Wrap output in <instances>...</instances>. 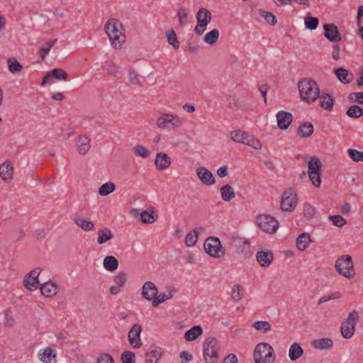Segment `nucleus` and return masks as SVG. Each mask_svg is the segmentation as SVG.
Returning <instances> with one entry per match:
<instances>
[{"label": "nucleus", "instance_id": "nucleus-1", "mask_svg": "<svg viewBox=\"0 0 363 363\" xmlns=\"http://www.w3.org/2000/svg\"><path fill=\"white\" fill-rule=\"evenodd\" d=\"M104 30L112 47L115 50H120L125 41V30L122 23L115 18L108 20Z\"/></svg>", "mask_w": 363, "mask_h": 363}, {"label": "nucleus", "instance_id": "nucleus-2", "mask_svg": "<svg viewBox=\"0 0 363 363\" xmlns=\"http://www.w3.org/2000/svg\"><path fill=\"white\" fill-rule=\"evenodd\" d=\"M298 89L301 100L308 104L313 103L319 97V86L311 79H301L298 83Z\"/></svg>", "mask_w": 363, "mask_h": 363}, {"label": "nucleus", "instance_id": "nucleus-3", "mask_svg": "<svg viewBox=\"0 0 363 363\" xmlns=\"http://www.w3.org/2000/svg\"><path fill=\"white\" fill-rule=\"evenodd\" d=\"M252 358L254 363H274L276 355L272 345L262 342L255 346Z\"/></svg>", "mask_w": 363, "mask_h": 363}, {"label": "nucleus", "instance_id": "nucleus-4", "mask_svg": "<svg viewBox=\"0 0 363 363\" xmlns=\"http://www.w3.org/2000/svg\"><path fill=\"white\" fill-rule=\"evenodd\" d=\"M155 123L159 129L176 130L183 126L184 121L179 115L165 112L157 118Z\"/></svg>", "mask_w": 363, "mask_h": 363}, {"label": "nucleus", "instance_id": "nucleus-5", "mask_svg": "<svg viewBox=\"0 0 363 363\" xmlns=\"http://www.w3.org/2000/svg\"><path fill=\"white\" fill-rule=\"evenodd\" d=\"M220 345L213 337H207L203 345V357L205 363H217L220 357Z\"/></svg>", "mask_w": 363, "mask_h": 363}, {"label": "nucleus", "instance_id": "nucleus-6", "mask_svg": "<svg viewBox=\"0 0 363 363\" xmlns=\"http://www.w3.org/2000/svg\"><path fill=\"white\" fill-rule=\"evenodd\" d=\"M335 269L340 275L348 279H353L356 274L352 258L349 255L340 256L335 261Z\"/></svg>", "mask_w": 363, "mask_h": 363}, {"label": "nucleus", "instance_id": "nucleus-7", "mask_svg": "<svg viewBox=\"0 0 363 363\" xmlns=\"http://www.w3.org/2000/svg\"><path fill=\"white\" fill-rule=\"evenodd\" d=\"M359 314L356 310L352 311L340 325V333L345 339H350L354 334L356 325L359 321Z\"/></svg>", "mask_w": 363, "mask_h": 363}, {"label": "nucleus", "instance_id": "nucleus-8", "mask_svg": "<svg viewBox=\"0 0 363 363\" xmlns=\"http://www.w3.org/2000/svg\"><path fill=\"white\" fill-rule=\"evenodd\" d=\"M205 252L213 258H221L225 254V248L221 245L218 238L211 236L203 243Z\"/></svg>", "mask_w": 363, "mask_h": 363}, {"label": "nucleus", "instance_id": "nucleus-9", "mask_svg": "<svg viewBox=\"0 0 363 363\" xmlns=\"http://www.w3.org/2000/svg\"><path fill=\"white\" fill-rule=\"evenodd\" d=\"M257 224L264 232L274 233L279 226V221L273 216L268 214H260L257 217Z\"/></svg>", "mask_w": 363, "mask_h": 363}, {"label": "nucleus", "instance_id": "nucleus-10", "mask_svg": "<svg viewBox=\"0 0 363 363\" xmlns=\"http://www.w3.org/2000/svg\"><path fill=\"white\" fill-rule=\"evenodd\" d=\"M298 204V199L296 192L289 189L286 190L281 196V208L283 211L292 212Z\"/></svg>", "mask_w": 363, "mask_h": 363}, {"label": "nucleus", "instance_id": "nucleus-11", "mask_svg": "<svg viewBox=\"0 0 363 363\" xmlns=\"http://www.w3.org/2000/svg\"><path fill=\"white\" fill-rule=\"evenodd\" d=\"M41 272L40 267H36L25 274L23 283L27 290L33 291L38 288L40 284L38 277Z\"/></svg>", "mask_w": 363, "mask_h": 363}, {"label": "nucleus", "instance_id": "nucleus-12", "mask_svg": "<svg viewBox=\"0 0 363 363\" xmlns=\"http://www.w3.org/2000/svg\"><path fill=\"white\" fill-rule=\"evenodd\" d=\"M68 74L62 69L56 68L48 72L43 78L41 86H44L47 84H52L54 79L66 81Z\"/></svg>", "mask_w": 363, "mask_h": 363}, {"label": "nucleus", "instance_id": "nucleus-13", "mask_svg": "<svg viewBox=\"0 0 363 363\" xmlns=\"http://www.w3.org/2000/svg\"><path fill=\"white\" fill-rule=\"evenodd\" d=\"M142 327L140 324L135 323L133 325L128 334V342L133 348H140L143 343L140 339Z\"/></svg>", "mask_w": 363, "mask_h": 363}, {"label": "nucleus", "instance_id": "nucleus-14", "mask_svg": "<svg viewBox=\"0 0 363 363\" xmlns=\"http://www.w3.org/2000/svg\"><path fill=\"white\" fill-rule=\"evenodd\" d=\"M74 144L77 152L81 155H86L91 147V140L84 134L79 135L74 140Z\"/></svg>", "mask_w": 363, "mask_h": 363}, {"label": "nucleus", "instance_id": "nucleus-15", "mask_svg": "<svg viewBox=\"0 0 363 363\" xmlns=\"http://www.w3.org/2000/svg\"><path fill=\"white\" fill-rule=\"evenodd\" d=\"M131 214L136 217L140 216L141 221L143 223H152L157 220V215L155 213L154 208L151 207L147 210L140 211V209L131 210Z\"/></svg>", "mask_w": 363, "mask_h": 363}, {"label": "nucleus", "instance_id": "nucleus-16", "mask_svg": "<svg viewBox=\"0 0 363 363\" xmlns=\"http://www.w3.org/2000/svg\"><path fill=\"white\" fill-rule=\"evenodd\" d=\"M196 173L201 182L207 186L216 184V179L210 170L204 167H199L196 169Z\"/></svg>", "mask_w": 363, "mask_h": 363}, {"label": "nucleus", "instance_id": "nucleus-17", "mask_svg": "<svg viewBox=\"0 0 363 363\" xmlns=\"http://www.w3.org/2000/svg\"><path fill=\"white\" fill-rule=\"evenodd\" d=\"M41 294L46 298H52L57 294L60 288V286L52 281H47L40 285Z\"/></svg>", "mask_w": 363, "mask_h": 363}, {"label": "nucleus", "instance_id": "nucleus-18", "mask_svg": "<svg viewBox=\"0 0 363 363\" xmlns=\"http://www.w3.org/2000/svg\"><path fill=\"white\" fill-rule=\"evenodd\" d=\"M13 166L10 160H6L0 164V177L6 183L10 182L13 177Z\"/></svg>", "mask_w": 363, "mask_h": 363}, {"label": "nucleus", "instance_id": "nucleus-19", "mask_svg": "<svg viewBox=\"0 0 363 363\" xmlns=\"http://www.w3.org/2000/svg\"><path fill=\"white\" fill-rule=\"evenodd\" d=\"M325 38L330 42L337 43L341 40L337 27L334 23H325L323 26Z\"/></svg>", "mask_w": 363, "mask_h": 363}, {"label": "nucleus", "instance_id": "nucleus-20", "mask_svg": "<svg viewBox=\"0 0 363 363\" xmlns=\"http://www.w3.org/2000/svg\"><path fill=\"white\" fill-rule=\"evenodd\" d=\"M163 350L158 346L152 345L150 347L145 353V363H158L160 359L163 355Z\"/></svg>", "mask_w": 363, "mask_h": 363}, {"label": "nucleus", "instance_id": "nucleus-21", "mask_svg": "<svg viewBox=\"0 0 363 363\" xmlns=\"http://www.w3.org/2000/svg\"><path fill=\"white\" fill-rule=\"evenodd\" d=\"M158 293L157 288L152 281H145L142 287V296L147 301H152Z\"/></svg>", "mask_w": 363, "mask_h": 363}, {"label": "nucleus", "instance_id": "nucleus-22", "mask_svg": "<svg viewBox=\"0 0 363 363\" xmlns=\"http://www.w3.org/2000/svg\"><path fill=\"white\" fill-rule=\"evenodd\" d=\"M155 164L157 170L164 171L169 167L171 158L166 153L158 152L156 154Z\"/></svg>", "mask_w": 363, "mask_h": 363}, {"label": "nucleus", "instance_id": "nucleus-23", "mask_svg": "<svg viewBox=\"0 0 363 363\" xmlns=\"http://www.w3.org/2000/svg\"><path fill=\"white\" fill-rule=\"evenodd\" d=\"M292 120L293 116L289 112L280 111L277 113V125L280 129L285 130L288 128Z\"/></svg>", "mask_w": 363, "mask_h": 363}, {"label": "nucleus", "instance_id": "nucleus-24", "mask_svg": "<svg viewBox=\"0 0 363 363\" xmlns=\"http://www.w3.org/2000/svg\"><path fill=\"white\" fill-rule=\"evenodd\" d=\"M256 259L260 266L268 267L274 259V255L272 251H258Z\"/></svg>", "mask_w": 363, "mask_h": 363}, {"label": "nucleus", "instance_id": "nucleus-25", "mask_svg": "<svg viewBox=\"0 0 363 363\" xmlns=\"http://www.w3.org/2000/svg\"><path fill=\"white\" fill-rule=\"evenodd\" d=\"M56 356L55 350L50 347L38 352V357L43 363H56Z\"/></svg>", "mask_w": 363, "mask_h": 363}, {"label": "nucleus", "instance_id": "nucleus-26", "mask_svg": "<svg viewBox=\"0 0 363 363\" xmlns=\"http://www.w3.org/2000/svg\"><path fill=\"white\" fill-rule=\"evenodd\" d=\"M303 350L298 342H294L289 349V357L291 361L294 362L303 355Z\"/></svg>", "mask_w": 363, "mask_h": 363}, {"label": "nucleus", "instance_id": "nucleus-27", "mask_svg": "<svg viewBox=\"0 0 363 363\" xmlns=\"http://www.w3.org/2000/svg\"><path fill=\"white\" fill-rule=\"evenodd\" d=\"M311 345L316 350H329L333 347V341L330 338L324 337L313 340Z\"/></svg>", "mask_w": 363, "mask_h": 363}, {"label": "nucleus", "instance_id": "nucleus-28", "mask_svg": "<svg viewBox=\"0 0 363 363\" xmlns=\"http://www.w3.org/2000/svg\"><path fill=\"white\" fill-rule=\"evenodd\" d=\"M113 238L112 231L108 228H103L97 232V243L103 245Z\"/></svg>", "mask_w": 363, "mask_h": 363}, {"label": "nucleus", "instance_id": "nucleus-29", "mask_svg": "<svg viewBox=\"0 0 363 363\" xmlns=\"http://www.w3.org/2000/svg\"><path fill=\"white\" fill-rule=\"evenodd\" d=\"M308 164V174H315V173H320L322 163L320 159L317 157H312L310 158Z\"/></svg>", "mask_w": 363, "mask_h": 363}, {"label": "nucleus", "instance_id": "nucleus-30", "mask_svg": "<svg viewBox=\"0 0 363 363\" xmlns=\"http://www.w3.org/2000/svg\"><path fill=\"white\" fill-rule=\"evenodd\" d=\"M220 192L221 199L225 202H229L235 197L234 189L230 184H225L222 186Z\"/></svg>", "mask_w": 363, "mask_h": 363}, {"label": "nucleus", "instance_id": "nucleus-31", "mask_svg": "<svg viewBox=\"0 0 363 363\" xmlns=\"http://www.w3.org/2000/svg\"><path fill=\"white\" fill-rule=\"evenodd\" d=\"M103 267L107 271L114 272L118 267V261L115 257L108 255L104 259Z\"/></svg>", "mask_w": 363, "mask_h": 363}, {"label": "nucleus", "instance_id": "nucleus-32", "mask_svg": "<svg viewBox=\"0 0 363 363\" xmlns=\"http://www.w3.org/2000/svg\"><path fill=\"white\" fill-rule=\"evenodd\" d=\"M74 223L79 228L86 232L92 231L94 229V224L92 221L83 218L77 217L74 219Z\"/></svg>", "mask_w": 363, "mask_h": 363}, {"label": "nucleus", "instance_id": "nucleus-33", "mask_svg": "<svg viewBox=\"0 0 363 363\" xmlns=\"http://www.w3.org/2000/svg\"><path fill=\"white\" fill-rule=\"evenodd\" d=\"M313 133V126L311 123L301 124L297 130V135L302 138H309Z\"/></svg>", "mask_w": 363, "mask_h": 363}, {"label": "nucleus", "instance_id": "nucleus-34", "mask_svg": "<svg viewBox=\"0 0 363 363\" xmlns=\"http://www.w3.org/2000/svg\"><path fill=\"white\" fill-rule=\"evenodd\" d=\"M202 333V328L200 325H196L185 333L184 338L186 341H193L199 337Z\"/></svg>", "mask_w": 363, "mask_h": 363}, {"label": "nucleus", "instance_id": "nucleus-35", "mask_svg": "<svg viewBox=\"0 0 363 363\" xmlns=\"http://www.w3.org/2000/svg\"><path fill=\"white\" fill-rule=\"evenodd\" d=\"M335 74L337 79L344 84H348L352 80V75L349 74L348 71L342 67L335 70Z\"/></svg>", "mask_w": 363, "mask_h": 363}, {"label": "nucleus", "instance_id": "nucleus-36", "mask_svg": "<svg viewBox=\"0 0 363 363\" xmlns=\"http://www.w3.org/2000/svg\"><path fill=\"white\" fill-rule=\"evenodd\" d=\"M319 101L320 106L327 110L331 111L333 108V97L328 94H323L319 95Z\"/></svg>", "mask_w": 363, "mask_h": 363}, {"label": "nucleus", "instance_id": "nucleus-37", "mask_svg": "<svg viewBox=\"0 0 363 363\" xmlns=\"http://www.w3.org/2000/svg\"><path fill=\"white\" fill-rule=\"evenodd\" d=\"M311 242L310 236L307 233H301L296 239V247L301 251H304Z\"/></svg>", "mask_w": 363, "mask_h": 363}, {"label": "nucleus", "instance_id": "nucleus-38", "mask_svg": "<svg viewBox=\"0 0 363 363\" xmlns=\"http://www.w3.org/2000/svg\"><path fill=\"white\" fill-rule=\"evenodd\" d=\"M197 21L208 25L211 19V13L206 9H200L196 14Z\"/></svg>", "mask_w": 363, "mask_h": 363}, {"label": "nucleus", "instance_id": "nucleus-39", "mask_svg": "<svg viewBox=\"0 0 363 363\" xmlns=\"http://www.w3.org/2000/svg\"><path fill=\"white\" fill-rule=\"evenodd\" d=\"M8 68L12 74H18L23 69V66L14 57H11L7 60Z\"/></svg>", "mask_w": 363, "mask_h": 363}, {"label": "nucleus", "instance_id": "nucleus-40", "mask_svg": "<svg viewBox=\"0 0 363 363\" xmlns=\"http://www.w3.org/2000/svg\"><path fill=\"white\" fill-rule=\"evenodd\" d=\"M244 295L243 287L240 284H235L232 287L231 289V298L234 302H239Z\"/></svg>", "mask_w": 363, "mask_h": 363}, {"label": "nucleus", "instance_id": "nucleus-41", "mask_svg": "<svg viewBox=\"0 0 363 363\" xmlns=\"http://www.w3.org/2000/svg\"><path fill=\"white\" fill-rule=\"evenodd\" d=\"M199 238V231L194 229L187 233L185 238V245L187 247H193L196 245Z\"/></svg>", "mask_w": 363, "mask_h": 363}, {"label": "nucleus", "instance_id": "nucleus-42", "mask_svg": "<svg viewBox=\"0 0 363 363\" xmlns=\"http://www.w3.org/2000/svg\"><path fill=\"white\" fill-rule=\"evenodd\" d=\"M252 327L257 330L264 333H268L272 330V325L268 321L258 320L252 323Z\"/></svg>", "mask_w": 363, "mask_h": 363}, {"label": "nucleus", "instance_id": "nucleus-43", "mask_svg": "<svg viewBox=\"0 0 363 363\" xmlns=\"http://www.w3.org/2000/svg\"><path fill=\"white\" fill-rule=\"evenodd\" d=\"M116 189V185L112 182L103 184L99 189V194L102 196H107L113 192Z\"/></svg>", "mask_w": 363, "mask_h": 363}, {"label": "nucleus", "instance_id": "nucleus-44", "mask_svg": "<svg viewBox=\"0 0 363 363\" xmlns=\"http://www.w3.org/2000/svg\"><path fill=\"white\" fill-rule=\"evenodd\" d=\"M107 74L116 77L120 72V67L113 61H107L104 67Z\"/></svg>", "mask_w": 363, "mask_h": 363}, {"label": "nucleus", "instance_id": "nucleus-45", "mask_svg": "<svg viewBox=\"0 0 363 363\" xmlns=\"http://www.w3.org/2000/svg\"><path fill=\"white\" fill-rule=\"evenodd\" d=\"M218 37H219L218 30L213 29L205 35L204 41L207 44L213 45L218 41Z\"/></svg>", "mask_w": 363, "mask_h": 363}, {"label": "nucleus", "instance_id": "nucleus-46", "mask_svg": "<svg viewBox=\"0 0 363 363\" xmlns=\"http://www.w3.org/2000/svg\"><path fill=\"white\" fill-rule=\"evenodd\" d=\"M166 36L169 45L177 50L179 48V42L177 40L176 33L173 30H170L166 32Z\"/></svg>", "mask_w": 363, "mask_h": 363}, {"label": "nucleus", "instance_id": "nucleus-47", "mask_svg": "<svg viewBox=\"0 0 363 363\" xmlns=\"http://www.w3.org/2000/svg\"><path fill=\"white\" fill-rule=\"evenodd\" d=\"M57 40H53L50 42L46 43L44 44L39 50V53L40 55V57L42 60H43L45 57L48 55L49 52L50 51L51 48L54 46V45L56 43Z\"/></svg>", "mask_w": 363, "mask_h": 363}, {"label": "nucleus", "instance_id": "nucleus-48", "mask_svg": "<svg viewBox=\"0 0 363 363\" xmlns=\"http://www.w3.org/2000/svg\"><path fill=\"white\" fill-rule=\"evenodd\" d=\"M188 10L184 7H180L177 13L179 19V23L182 26H184L187 23Z\"/></svg>", "mask_w": 363, "mask_h": 363}, {"label": "nucleus", "instance_id": "nucleus-49", "mask_svg": "<svg viewBox=\"0 0 363 363\" xmlns=\"http://www.w3.org/2000/svg\"><path fill=\"white\" fill-rule=\"evenodd\" d=\"M172 298V294L170 293L168 294H157L155 298L152 301V306L153 307H157L159 304L170 299Z\"/></svg>", "mask_w": 363, "mask_h": 363}, {"label": "nucleus", "instance_id": "nucleus-50", "mask_svg": "<svg viewBox=\"0 0 363 363\" xmlns=\"http://www.w3.org/2000/svg\"><path fill=\"white\" fill-rule=\"evenodd\" d=\"M247 134L241 130H233L230 133V138L235 143H242Z\"/></svg>", "mask_w": 363, "mask_h": 363}, {"label": "nucleus", "instance_id": "nucleus-51", "mask_svg": "<svg viewBox=\"0 0 363 363\" xmlns=\"http://www.w3.org/2000/svg\"><path fill=\"white\" fill-rule=\"evenodd\" d=\"M128 81L134 85H141V77L133 69H130L128 73Z\"/></svg>", "mask_w": 363, "mask_h": 363}, {"label": "nucleus", "instance_id": "nucleus-52", "mask_svg": "<svg viewBox=\"0 0 363 363\" xmlns=\"http://www.w3.org/2000/svg\"><path fill=\"white\" fill-rule=\"evenodd\" d=\"M347 155L354 162H363V152L348 149Z\"/></svg>", "mask_w": 363, "mask_h": 363}, {"label": "nucleus", "instance_id": "nucleus-53", "mask_svg": "<svg viewBox=\"0 0 363 363\" xmlns=\"http://www.w3.org/2000/svg\"><path fill=\"white\" fill-rule=\"evenodd\" d=\"M304 23L307 28L315 30L318 26L319 21L318 18L308 16L305 18Z\"/></svg>", "mask_w": 363, "mask_h": 363}, {"label": "nucleus", "instance_id": "nucleus-54", "mask_svg": "<svg viewBox=\"0 0 363 363\" xmlns=\"http://www.w3.org/2000/svg\"><path fill=\"white\" fill-rule=\"evenodd\" d=\"M133 152L138 156L145 159L150 156V151L143 145H137L133 147Z\"/></svg>", "mask_w": 363, "mask_h": 363}, {"label": "nucleus", "instance_id": "nucleus-55", "mask_svg": "<svg viewBox=\"0 0 363 363\" xmlns=\"http://www.w3.org/2000/svg\"><path fill=\"white\" fill-rule=\"evenodd\" d=\"M362 113V109L359 106L356 105L351 106L347 111V114L350 117L352 118H358L361 116Z\"/></svg>", "mask_w": 363, "mask_h": 363}, {"label": "nucleus", "instance_id": "nucleus-56", "mask_svg": "<svg viewBox=\"0 0 363 363\" xmlns=\"http://www.w3.org/2000/svg\"><path fill=\"white\" fill-rule=\"evenodd\" d=\"M95 363H114L113 357L108 353H101L96 357Z\"/></svg>", "mask_w": 363, "mask_h": 363}, {"label": "nucleus", "instance_id": "nucleus-57", "mask_svg": "<svg viewBox=\"0 0 363 363\" xmlns=\"http://www.w3.org/2000/svg\"><path fill=\"white\" fill-rule=\"evenodd\" d=\"M329 220L332 221L334 225L339 228L342 227L347 223L346 220L342 216L339 215L330 216Z\"/></svg>", "mask_w": 363, "mask_h": 363}, {"label": "nucleus", "instance_id": "nucleus-58", "mask_svg": "<svg viewBox=\"0 0 363 363\" xmlns=\"http://www.w3.org/2000/svg\"><path fill=\"white\" fill-rule=\"evenodd\" d=\"M126 280V274L123 272H119L113 278L115 284L121 288L125 285Z\"/></svg>", "mask_w": 363, "mask_h": 363}, {"label": "nucleus", "instance_id": "nucleus-59", "mask_svg": "<svg viewBox=\"0 0 363 363\" xmlns=\"http://www.w3.org/2000/svg\"><path fill=\"white\" fill-rule=\"evenodd\" d=\"M259 14L269 24L274 26L277 23V18L272 13L266 11H260Z\"/></svg>", "mask_w": 363, "mask_h": 363}, {"label": "nucleus", "instance_id": "nucleus-60", "mask_svg": "<svg viewBox=\"0 0 363 363\" xmlns=\"http://www.w3.org/2000/svg\"><path fill=\"white\" fill-rule=\"evenodd\" d=\"M123 363H135V353L131 351H126L121 355Z\"/></svg>", "mask_w": 363, "mask_h": 363}, {"label": "nucleus", "instance_id": "nucleus-61", "mask_svg": "<svg viewBox=\"0 0 363 363\" xmlns=\"http://www.w3.org/2000/svg\"><path fill=\"white\" fill-rule=\"evenodd\" d=\"M303 211L304 216L308 219L312 218L315 213V208L309 203H305L303 205Z\"/></svg>", "mask_w": 363, "mask_h": 363}, {"label": "nucleus", "instance_id": "nucleus-62", "mask_svg": "<svg viewBox=\"0 0 363 363\" xmlns=\"http://www.w3.org/2000/svg\"><path fill=\"white\" fill-rule=\"evenodd\" d=\"M308 177L310 180L311 181L313 185L315 187L319 188L321 185V177L320 173H315V174H308Z\"/></svg>", "mask_w": 363, "mask_h": 363}, {"label": "nucleus", "instance_id": "nucleus-63", "mask_svg": "<svg viewBox=\"0 0 363 363\" xmlns=\"http://www.w3.org/2000/svg\"><path fill=\"white\" fill-rule=\"evenodd\" d=\"M339 298H340V294L338 292H335V293H333L330 295L322 296L319 299L318 304L320 305V304L325 303V302H327L328 301L334 300V299H337Z\"/></svg>", "mask_w": 363, "mask_h": 363}, {"label": "nucleus", "instance_id": "nucleus-64", "mask_svg": "<svg viewBox=\"0 0 363 363\" xmlns=\"http://www.w3.org/2000/svg\"><path fill=\"white\" fill-rule=\"evenodd\" d=\"M181 363H188L193 359L192 354H189L186 351H183L180 353Z\"/></svg>", "mask_w": 363, "mask_h": 363}]
</instances>
